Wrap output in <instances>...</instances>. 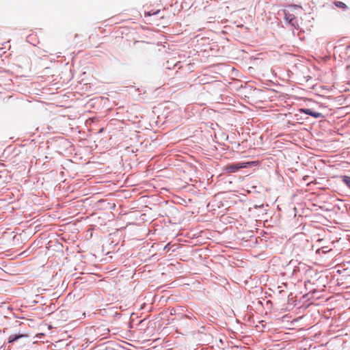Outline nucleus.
Segmentation results:
<instances>
[{"instance_id": "nucleus-1", "label": "nucleus", "mask_w": 350, "mask_h": 350, "mask_svg": "<svg viewBox=\"0 0 350 350\" xmlns=\"http://www.w3.org/2000/svg\"><path fill=\"white\" fill-rule=\"evenodd\" d=\"M253 164V162H247V163H238L226 165L224 167V170L227 173H234L238 171L241 168L247 167L248 166H251Z\"/></svg>"}, {"instance_id": "nucleus-2", "label": "nucleus", "mask_w": 350, "mask_h": 350, "mask_svg": "<svg viewBox=\"0 0 350 350\" xmlns=\"http://www.w3.org/2000/svg\"><path fill=\"white\" fill-rule=\"evenodd\" d=\"M285 19L295 28L299 27L298 21L297 17L293 14L289 12L288 10L284 11Z\"/></svg>"}, {"instance_id": "nucleus-3", "label": "nucleus", "mask_w": 350, "mask_h": 350, "mask_svg": "<svg viewBox=\"0 0 350 350\" xmlns=\"http://www.w3.org/2000/svg\"><path fill=\"white\" fill-rule=\"evenodd\" d=\"M299 111L316 118L322 117V114L321 113L312 111L311 109H301Z\"/></svg>"}, {"instance_id": "nucleus-4", "label": "nucleus", "mask_w": 350, "mask_h": 350, "mask_svg": "<svg viewBox=\"0 0 350 350\" xmlns=\"http://www.w3.org/2000/svg\"><path fill=\"white\" fill-rule=\"evenodd\" d=\"M28 334H12L8 338V342H12L14 341L17 340L19 338L27 337Z\"/></svg>"}, {"instance_id": "nucleus-5", "label": "nucleus", "mask_w": 350, "mask_h": 350, "mask_svg": "<svg viewBox=\"0 0 350 350\" xmlns=\"http://www.w3.org/2000/svg\"><path fill=\"white\" fill-rule=\"evenodd\" d=\"M334 3L338 8H342V9H347V5L345 3H343V2H341V1H334Z\"/></svg>"}, {"instance_id": "nucleus-6", "label": "nucleus", "mask_w": 350, "mask_h": 350, "mask_svg": "<svg viewBox=\"0 0 350 350\" xmlns=\"http://www.w3.org/2000/svg\"><path fill=\"white\" fill-rule=\"evenodd\" d=\"M342 181L346 184V185L350 189V176H343L342 177Z\"/></svg>"}, {"instance_id": "nucleus-7", "label": "nucleus", "mask_w": 350, "mask_h": 350, "mask_svg": "<svg viewBox=\"0 0 350 350\" xmlns=\"http://www.w3.org/2000/svg\"><path fill=\"white\" fill-rule=\"evenodd\" d=\"M159 12V10H157V11H150V12H147L145 13L146 15H148V16H152V15H154V14H158Z\"/></svg>"}]
</instances>
